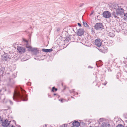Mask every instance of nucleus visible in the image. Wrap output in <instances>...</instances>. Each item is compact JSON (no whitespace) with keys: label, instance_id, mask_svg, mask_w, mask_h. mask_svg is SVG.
I'll return each mask as SVG.
<instances>
[{"label":"nucleus","instance_id":"6","mask_svg":"<svg viewBox=\"0 0 127 127\" xmlns=\"http://www.w3.org/2000/svg\"><path fill=\"white\" fill-rule=\"evenodd\" d=\"M101 127H113V126L110 122L106 121L102 123Z\"/></svg>","mask_w":127,"mask_h":127},{"label":"nucleus","instance_id":"24","mask_svg":"<svg viewBox=\"0 0 127 127\" xmlns=\"http://www.w3.org/2000/svg\"><path fill=\"white\" fill-rule=\"evenodd\" d=\"M23 41L24 42H26V46L27 45V46H28V41L26 40L25 39H24V38H23Z\"/></svg>","mask_w":127,"mask_h":127},{"label":"nucleus","instance_id":"35","mask_svg":"<svg viewBox=\"0 0 127 127\" xmlns=\"http://www.w3.org/2000/svg\"><path fill=\"white\" fill-rule=\"evenodd\" d=\"M117 32H120V30H119L118 31H117Z\"/></svg>","mask_w":127,"mask_h":127},{"label":"nucleus","instance_id":"26","mask_svg":"<svg viewBox=\"0 0 127 127\" xmlns=\"http://www.w3.org/2000/svg\"><path fill=\"white\" fill-rule=\"evenodd\" d=\"M66 40L67 41H69V40H71V39L69 38V37H67L66 38Z\"/></svg>","mask_w":127,"mask_h":127},{"label":"nucleus","instance_id":"32","mask_svg":"<svg viewBox=\"0 0 127 127\" xmlns=\"http://www.w3.org/2000/svg\"><path fill=\"white\" fill-rule=\"evenodd\" d=\"M78 25L79 26V27H81V24H80V23H78Z\"/></svg>","mask_w":127,"mask_h":127},{"label":"nucleus","instance_id":"30","mask_svg":"<svg viewBox=\"0 0 127 127\" xmlns=\"http://www.w3.org/2000/svg\"><path fill=\"white\" fill-rule=\"evenodd\" d=\"M9 102L12 105L13 104V102L11 100H9Z\"/></svg>","mask_w":127,"mask_h":127},{"label":"nucleus","instance_id":"3","mask_svg":"<svg viewBox=\"0 0 127 127\" xmlns=\"http://www.w3.org/2000/svg\"><path fill=\"white\" fill-rule=\"evenodd\" d=\"M26 47L30 50L28 49V51H31L33 52H34V54L35 55H37L38 53H39V51L37 50V48H33L29 46H26Z\"/></svg>","mask_w":127,"mask_h":127},{"label":"nucleus","instance_id":"27","mask_svg":"<svg viewBox=\"0 0 127 127\" xmlns=\"http://www.w3.org/2000/svg\"><path fill=\"white\" fill-rule=\"evenodd\" d=\"M107 69L108 70V71L109 72H111L112 71V70H111L110 69V68L109 67H108L107 68Z\"/></svg>","mask_w":127,"mask_h":127},{"label":"nucleus","instance_id":"12","mask_svg":"<svg viewBox=\"0 0 127 127\" xmlns=\"http://www.w3.org/2000/svg\"><path fill=\"white\" fill-rule=\"evenodd\" d=\"M2 59L3 61H7L9 58L8 54L4 53V54L2 55Z\"/></svg>","mask_w":127,"mask_h":127},{"label":"nucleus","instance_id":"18","mask_svg":"<svg viewBox=\"0 0 127 127\" xmlns=\"http://www.w3.org/2000/svg\"><path fill=\"white\" fill-rule=\"evenodd\" d=\"M57 90V89L55 88V87H52L51 90V91L53 92H54V91H56Z\"/></svg>","mask_w":127,"mask_h":127},{"label":"nucleus","instance_id":"41","mask_svg":"<svg viewBox=\"0 0 127 127\" xmlns=\"http://www.w3.org/2000/svg\"><path fill=\"white\" fill-rule=\"evenodd\" d=\"M74 126H71V127H74Z\"/></svg>","mask_w":127,"mask_h":127},{"label":"nucleus","instance_id":"45","mask_svg":"<svg viewBox=\"0 0 127 127\" xmlns=\"http://www.w3.org/2000/svg\"><path fill=\"white\" fill-rule=\"evenodd\" d=\"M19 127H21V126H19Z\"/></svg>","mask_w":127,"mask_h":127},{"label":"nucleus","instance_id":"2","mask_svg":"<svg viewBox=\"0 0 127 127\" xmlns=\"http://www.w3.org/2000/svg\"><path fill=\"white\" fill-rule=\"evenodd\" d=\"M112 8L113 10V12L112 13L111 17L112 18L118 19L119 18V16H121L124 15V9L121 6H119L118 4L113 5Z\"/></svg>","mask_w":127,"mask_h":127},{"label":"nucleus","instance_id":"40","mask_svg":"<svg viewBox=\"0 0 127 127\" xmlns=\"http://www.w3.org/2000/svg\"><path fill=\"white\" fill-rule=\"evenodd\" d=\"M102 119L101 118H100V119H99V120H102Z\"/></svg>","mask_w":127,"mask_h":127},{"label":"nucleus","instance_id":"34","mask_svg":"<svg viewBox=\"0 0 127 127\" xmlns=\"http://www.w3.org/2000/svg\"><path fill=\"white\" fill-rule=\"evenodd\" d=\"M9 127H15L13 125H12L11 126V127L9 126Z\"/></svg>","mask_w":127,"mask_h":127},{"label":"nucleus","instance_id":"44","mask_svg":"<svg viewBox=\"0 0 127 127\" xmlns=\"http://www.w3.org/2000/svg\"><path fill=\"white\" fill-rule=\"evenodd\" d=\"M126 8H127V7H126Z\"/></svg>","mask_w":127,"mask_h":127},{"label":"nucleus","instance_id":"39","mask_svg":"<svg viewBox=\"0 0 127 127\" xmlns=\"http://www.w3.org/2000/svg\"><path fill=\"white\" fill-rule=\"evenodd\" d=\"M89 127H94L92 126H90Z\"/></svg>","mask_w":127,"mask_h":127},{"label":"nucleus","instance_id":"28","mask_svg":"<svg viewBox=\"0 0 127 127\" xmlns=\"http://www.w3.org/2000/svg\"><path fill=\"white\" fill-rule=\"evenodd\" d=\"M107 81H105L104 82V83H103L102 84L103 85H105L107 84Z\"/></svg>","mask_w":127,"mask_h":127},{"label":"nucleus","instance_id":"5","mask_svg":"<svg viewBox=\"0 0 127 127\" xmlns=\"http://www.w3.org/2000/svg\"><path fill=\"white\" fill-rule=\"evenodd\" d=\"M103 17L107 18H109L112 16V13L108 11H104L103 13Z\"/></svg>","mask_w":127,"mask_h":127},{"label":"nucleus","instance_id":"4","mask_svg":"<svg viewBox=\"0 0 127 127\" xmlns=\"http://www.w3.org/2000/svg\"><path fill=\"white\" fill-rule=\"evenodd\" d=\"M94 27L95 29L96 30H101L104 28L103 24L101 23H96Z\"/></svg>","mask_w":127,"mask_h":127},{"label":"nucleus","instance_id":"20","mask_svg":"<svg viewBox=\"0 0 127 127\" xmlns=\"http://www.w3.org/2000/svg\"><path fill=\"white\" fill-rule=\"evenodd\" d=\"M3 119L2 118H1V116H0V124L2 123V122H3Z\"/></svg>","mask_w":127,"mask_h":127},{"label":"nucleus","instance_id":"13","mask_svg":"<svg viewBox=\"0 0 127 127\" xmlns=\"http://www.w3.org/2000/svg\"><path fill=\"white\" fill-rule=\"evenodd\" d=\"M10 122L8 121L7 119L5 120L4 122H3H3H2V125L4 127H7L10 124Z\"/></svg>","mask_w":127,"mask_h":127},{"label":"nucleus","instance_id":"37","mask_svg":"<svg viewBox=\"0 0 127 127\" xmlns=\"http://www.w3.org/2000/svg\"><path fill=\"white\" fill-rule=\"evenodd\" d=\"M48 97H50V98H51V96L50 95H49Z\"/></svg>","mask_w":127,"mask_h":127},{"label":"nucleus","instance_id":"25","mask_svg":"<svg viewBox=\"0 0 127 127\" xmlns=\"http://www.w3.org/2000/svg\"><path fill=\"white\" fill-rule=\"evenodd\" d=\"M59 127H66L65 126V124H63V125H61Z\"/></svg>","mask_w":127,"mask_h":127},{"label":"nucleus","instance_id":"15","mask_svg":"<svg viewBox=\"0 0 127 127\" xmlns=\"http://www.w3.org/2000/svg\"><path fill=\"white\" fill-rule=\"evenodd\" d=\"M42 51L45 52H50L53 51V49H48L43 48L42 49Z\"/></svg>","mask_w":127,"mask_h":127},{"label":"nucleus","instance_id":"14","mask_svg":"<svg viewBox=\"0 0 127 127\" xmlns=\"http://www.w3.org/2000/svg\"><path fill=\"white\" fill-rule=\"evenodd\" d=\"M72 124L73 126L76 127H78L80 125V123L76 120H74Z\"/></svg>","mask_w":127,"mask_h":127},{"label":"nucleus","instance_id":"17","mask_svg":"<svg viewBox=\"0 0 127 127\" xmlns=\"http://www.w3.org/2000/svg\"><path fill=\"white\" fill-rule=\"evenodd\" d=\"M124 14L123 19L125 20H127V13H124Z\"/></svg>","mask_w":127,"mask_h":127},{"label":"nucleus","instance_id":"23","mask_svg":"<svg viewBox=\"0 0 127 127\" xmlns=\"http://www.w3.org/2000/svg\"><path fill=\"white\" fill-rule=\"evenodd\" d=\"M116 127H124V126L121 124H118L117 126Z\"/></svg>","mask_w":127,"mask_h":127},{"label":"nucleus","instance_id":"46","mask_svg":"<svg viewBox=\"0 0 127 127\" xmlns=\"http://www.w3.org/2000/svg\"><path fill=\"white\" fill-rule=\"evenodd\" d=\"M74 127H76V126H75Z\"/></svg>","mask_w":127,"mask_h":127},{"label":"nucleus","instance_id":"19","mask_svg":"<svg viewBox=\"0 0 127 127\" xmlns=\"http://www.w3.org/2000/svg\"><path fill=\"white\" fill-rule=\"evenodd\" d=\"M83 24L84 25V26L85 27H89L88 25L87 24V23L85 22H83Z\"/></svg>","mask_w":127,"mask_h":127},{"label":"nucleus","instance_id":"38","mask_svg":"<svg viewBox=\"0 0 127 127\" xmlns=\"http://www.w3.org/2000/svg\"><path fill=\"white\" fill-rule=\"evenodd\" d=\"M28 83L29 84H27L28 85H30L31 83Z\"/></svg>","mask_w":127,"mask_h":127},{"label":"nucleus","instance_id":"16","mask_svg":"<svg viewBox=\"0 0 127 127\" xmlns=\"http://www.w3.org/2000/svg\"><path fill=\"white\" fill-rule=\"evenodd\" d=\"M108 34L109 36L111 37H113L115 36V34L113 32H109Z\"/></svg>","mask_w":127,"mask_h":127},{"label":"nucleus","instance_id":"9","mask_svg":"<svg viewBox=\"0 0 127 127\" xmlns=\"http://www.w3.org/2000/svg\"><path fill=\"white\" fill-rule=\"evenodd\" d=\"M84 31L82 29H79L77 30L76 32L78 36H81L83 35L84 33Z\"/></svg>","mask_w":127,"mask_h":127},{"label":"nucleus","instance_id":"31","mask_svg":"<svg viewBox=\"0 0 127 127\" xmlns=\"http://www.w3.org/2000/svg\"><path fill=\"white\" fill-rule=\"evenodd\" d=\"M59 101H60L61 102V103H63V99H59Z\"/></svg>","mask_w":127,"mask_h":127},{"label":"nucleus","instance_id":"33","mask_svg":"<svg viewBox=\"0 0 127 127\" xmlns=\"http://www.w3.org/2000/svg\"><path fill=\"white\" fill-rule=\"evenodd\" d=\"M124 115L125 118L127 119V114H125Z\"/></svg>","mask_w":127,"mask_h":127},{"label":"nucleus","instance_id":"43","mask_svg":"<svg viewBox=\"0 0 127 127\" xmlns=\"http://www.w3.org/2000/svg\"><path fill=\"white\" fill-rule=\"evenodd\" d=\"M71 98H73V97L72 96V97H71Z\"/></svg>","mask_w":127,"mask_h":127},{"label":"nucleus","instance_id":"1","mask_svg":"<svg viewBox=\"0 0 127 127\" xmlns=\"http://www.w3.org/2000/svg\"><path fill=\"white\" fill-rule=\"evenodd\" d=\"M26 91L21 88H16L14 91L13 98L14 100L18 101V100L20 99L23 101H27V96L25 94Z\"/></svg>","mask_w":127,"mask_h":127},{"label":"nucleus","instance_id":"42","mask_svg":"<svg viewBox=\"0 0 127 127\" xmlns=\"http://www.w3.org/2000/svg\"><path fill=\"white\" fill-rule=\"evenodd\" d=\"M90 66H89L88 67V68H90Z\"/></svg>","mask_w":127,"mask_h":127},{"label":"nucleus","instance_id":"10","mask_svg":"<svg viewBox=\"0 0 127 127\" xmlns=\"http://www.w3.org/2000/svg\"><path fill=\"white\" fill-rule=\"evenodd\" d=\"M98 50L101 52L103 53H106L107 52V48L105 46H102Z\"/></svg>","mask_w":127,"mask_h":127},{"label":"nucleus","instance_id":"7","mask_svg":"<svg viewBox=\"0 0 127 127\" xmlns=\"http://www.w3.org/2000/svg\"><path fill=\"white\" fill-rule=\"evenodd\" d=\"M17 49L19 52L20 54H22L26 52L25 48L22 47L18 46Z\"/></svg>","mask_w":127,"mask_h":127},{"label":"nucleus","instance_id":"8","mask_svg":"<svg viewBox=\"0 0 127 127\" xmlns=\"http://www.w3.org/2000/svg\"><path fill=\"white\" fill-rule=\"evenodd\" d=\"M95 43L96 45L98 47H100L102 44V41L100 38L96 39L95 41Z\"/></svg>","mask_w":127,"mask_h":127},{"label":"nucleus","instance_id":"21","mask_svg":"<svg viewBox=\"0 0 127 127\" xmlns=\"http://www.w3.org/2000/svg\"><path fill=\"white\" fill-rule=\"evenodd\" d=\"M80 125L81 126H84L85 125V124L83 122H81L80 123Z\"/></svg>","mask_w":127,"mask_h":127},{"label":"nucleus","instance_id":"47","mask_svg":"<svg viewBox=\"0 0 127 127\" xmlns=\"http://www.w3.org/2000/svg\"><path fill=\"white\" fill-rule=\"evenodd\" d=\"M125 127H127V126Z\"/></svg>","mask_w":127,"mask_h":127},{"label":"nucleus","instance_id":"29","mask_svg":"<svg viewBox=\"0 0 127 127\" xmlns=\"http://www.w3.org/2000/svg\"><path fill=\"white\" fill-rule=\"evenodd\" d=\"M94 12V11L93 10L91 12V13L90 15V16H91V15H92L93 14Z\"/></svg>","mask_w":127,"mask_h":127},{"label":"nucleus","instance_id":"11","mask_svg":"<svg viewBox=\"0 0 127 127\" xmlns=\"http://www.w3.org/2000/svg\"><path fill=\"white\" fill-rule=\"evenodd\" d=\"M15 83V82L12 78H9V82L8 83V85L9 86L12 87Z\"/></svg>","mask_w":127,"mask_h":127},{"label":"nucleus","instance_id":"36","mask_svg":"<svg viewBox=\"0 0 127 127\" xmlns=\"http://www.w3.org/2000/svg\"><path fill=\"white\" fill-rule=\"evenodd\" d=\"M54 95H56V94H55V93H54Z\"/></svg>","mask_w":127,"mask_h":127},{"label":"nucleus","instance_id":"22","mask_svg":"<svg viewBox=\"0 0 127 127\" xmlns=\"http://www.w3.org/2000/svg\"><path fill=\"white\" fill-rule=\"evenodd\" d=\"M91 32L92 33V34H94L95 33V32L94 31V30L93 29V28H92L91 29Z\"/></svg>","mask_w":127,"mask_h":127}]
</instances>
